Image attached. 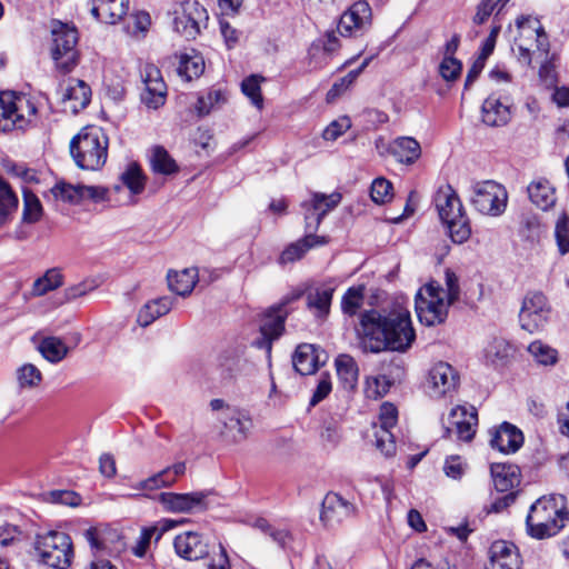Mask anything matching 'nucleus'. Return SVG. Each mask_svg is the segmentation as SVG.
I'll use <instances>...</instances> for the list:
<instances>
[{
	"label": "nucleus",
	"mask_w": 569,
	"mask_h": 569,
	"mask_svg": "<svg viewBox=\"0 0 569 569\" xmlns=\"http://www.w3.org/2000/svg\"><path fill=\"white\" fill-rule=\"evenodd\" d=\"M360 328L363 350L373 353L386 349L406 352L416 339L410 312L402 307L385 316L375 309L367 310L360 316Z\"/></svg>",
	"instance_id": "obj_1"
},
{
	"label": "nucleus",
	"mask_w": 569,
	"mask_h": 569,
	"mask_svg": "<svg viewBox=\"0 0 569 569\" xmlns=\"http://www.w3.org/2000/svg\"><path fill=\"white\" fill-rule=\"evenodd\" d=\"M568 515L563 496L542 497L530 507L526 519L528 532L536 539L552 537L563 528Z\"/></svg>",
	"instance_id": "obj_2"
},
{
	"label": "nucleus",
	"mask_w": 569,
	"mask_h": 569,
	"mask_svg": "<svg viewBox=\"0 0 569 569\" xmlns=\"http://www.w3.org/2000/svg\"><path fill=\"white\" fill-rule=\"evenodd\" d=\"M109 139L104 131L88 126L70 141V153L77 167L82 170H99L108 158Z\"/></svg>",
	"instance_id": "obj_3"
},
{
	"label": "nucleus",
	"mask_w": 569,
	"mask_h": 569,
	"mask_svg": "<svg viewBox=\"0 0 569 569\" xmlns=\"http://www.w3.org/2000/svg\"><path fill=\"white\" fill-rule=\"evenodd\" d=\"M435 206L450 239L455 243H465L471 236L470 220L459 196L450 184L441 186L437 190Z\"/></svg>",
	"instance_id": "obj_4"
},
{
	"label": "nucleus",
	"mask_w": 569,
	"mask_h": 569,
	"mask_svg": "<svg viewBox=\"0 0 569 569\" xmlns=\"http://www.w3.org/2000/svg\"><path fill=\"white\" fill-rule=\"evenodd\" d=\"M51 37V57L57 69L63 73L71 72L79 62L78 30L68 23L53 21Z\"/></svg>",
	"instance_id": "obj_5"
},
{
	"label": "nucleus",
	"mask_w": 569,
	"mask_h": 569,
	"mask_svg": "<svg viewBox=\"0 0 569 569\" xmlns=\"http://www.w3.org/2000/svg\"><path fill=\"white\" fill-rule=\"evenodd\" d=\"M34 548L41 561L52 568L66 569L73 557L71 538L62 531L38 535Z\"/></svg>",
	"instance_id": "obj_6"
},
{
	"label": "nucleus",
	"mask_w": 569,
	"mask_h": 569,
	"mask_svg": "<svg viewBox=\"0 0 569 569\" xmlns=\"http://www.w3.org/2000/svg\"><path fill=\"white\" fill-rule=\"evenodd\" d=\"M36 107L24 97L10 92L0 94V131L22 130L36 114Z\"/></svg>",
	"instance_id": "obj_7"
},
{
	"label": "nucleus",
	"mask_w": 569,
	"mask_h": 569,
	"mask_svg": "<svg viewBox=\"0 0 569 569\" xmlns=\"http://www.w3.org/2000/svg\"><path fill=\"white\" fill-rule=\"evenodd\" d=\"M507 201L506 188L496 181L486 180L472 186L471 203L482 214L491 217L502 214L507 208Z\"/></svg>",
	"instance_id": "obj_8"
},
{
	"label": "nucleus",
	"mask_w": 569,
	"mask_h": 569,
	"mask_svg": "<svg viewBox=\"0 0 569 569\" xmlns=\"http://www.w3.org/2000/svg\"><path fill=\"white\" fill-rule=\"evenodd\" d=\"M442 291L440 287L429 283L417 292L415 308L421 323L435 326L446 320L450 305L445 302Z\"/></svg>",
	"instance_id": "obj_9"
},
{
	"label": "nucleus",
	"mask_w": 569,
	"mask_h": 569,
	"mask_svg": "<svg viewBox=\"0 0 569 569\" xmlns=\"http://www.w3.org/2000/svg\"><path fill=\"white\" fill-rule=\"evenodd\" d=\"M551 315L548 298L541 291H529L519 311L521 329L535 333L545 329Z\"/></svg>",
	"instance_id": "obj_10"
},
{
	"label": "nucleus",
	"mask_w": 569,
	"mask_h": 569,
	"mask_svg": "<svg viewBox=\"0 0 569 569\" xmlns=\"http://www.w3.org/2000/svg\"><path fill=\"white\" fill-rule=\"evenodd\" d=\"M459 381V373L450 363L438 361L428 371L426 392L432 399L452 397Z\"/></svg>",
	"instance_id": "obj_11"
},
{
	"label": "nucleus",
	"mask_w": 569,
	"mask_h": 569,
	"mask_svg": "<svg viewBox=\"0 0 569 569\" xmlns=\"http://www.w3.org/2000/svg\"><path fill=\"white\" fill-rule=\"evenodd\" d=\"M288 301L280 302L268 308L261 318L260 335L261 337L254 341L260 349H266L270 355L272 342L281 337L284 331V322L289 315L287 309Z\"/></svg>",
	"instance_id": "obj_12"
},
{
	"label": "nucleus",
	"mask_w": 569,
	"mask_h": 569,
	"mask_svg": "<svg viewBox=\"0 0 569 569\" xmlns=\"http://www.w3.org/2000/svg\"><path fill=\"white\" fill-rule=\"evenodd\" d=\"M173 28L186 39H194L208 20L206 8L196 0H186L174 11Z\"/></svg>",
	"instance_id": "obj_13"
},
{
	"label": "nucleus",
	"mask_w": 569,
	"mask_h": 569,
	"mask_svg": "<svg viewBox=\"0 0 569 569\" xmlns=\"http://www.w3.org/2000/svg\"><path fill=\"white\" fill-rule=\"evenodd\" d=\"M218 419L222 425L220 436L230 443H239L246 440L248 431L252 427L249 415L236 407H226Z\"/></svg>",
	"instance_id": "obj_14"
},
{
	"label": "nucleus",
	"mask_w": 569,
	"mask_h": 569,
	"mask_svg": "<svg viewBox=\"0 0 569 569\" xmlns=\"http://www.w3.org/2000/svg\"><path fill=\"white\" fill-rule=\"evenodd\" d=\"M341 199L342 196L339 192H332L330 194L313 192L310 201L302 203L307 232L315 233L326 214L333 210L340 203Z\"/></svg>",
	"instance_id": "obj_15"
},
{
	"label": "nucleus",
	"mask_w": 569,
	"mask_h": 569,
	"mask_svg": "<svg viewBox=\"0 0 569 569\" xmlns=\"http://www.w3.org/2000/svg\"><path fill=\"white\" fill-rule=\"evenodd\" d=\"M50 193L54 200L78 204L84 199H91L94 202L106 200L108 189L98 186L71 184L59 181L50 189Z\"/></svg>",
	"instance_id": "obj_16"
},
{
	"label": "nucleus",
	"mask_w": 569,
	"mask_h": 569,
	"mask_svg": "<svg viewBox=\"0 0 569 569\" xmlns=\"http://www.w3.org/2000/svg\"><path fill=\"white\" fill-rule=\"evenodd\" d=\"M210 491H193L188 493L161 492L159 501L164 510L173 513H190L208 508L207 498Z\"/></svg>",
	"instance_id": "obj_17"
},
{
	"label": "nucleus",
	"mask_w": 569,
	"mask_h": 569,
	"mask_svg": "<svg viewBox=\"0 0 569 569\" xmlns=\"http://www.w3.org/2000/svg\"><path fill=\"white\" fill-rule=\"evenodd\" d=\"M356 505L337 492H328L321 506L320 519L326 527H335L355 517Z\"/></svg>",
	"instance_id": "obj_18"
},
{
	"label": "nucleus",
	"mask_w": 569,
	"mask_h": 569,
	"mask_svg": "<svg viewBox=\"0 0 569 569\" xmlns=\"http://www.w3.org/2000/svg\"><path fill=\"white\" fill-rule=\"evenodd\" d=\"M398 410L391 402H383L379 411V429L375 432L376 447L386 456L391 457L396 452V441L391 428L397 425Z\"/></svg>",
	"instance_id": "obj_19"
},
{
	"label": "nucleus",
	"mask_w": 569,
	"mask_h": 569,
	"mask_svg": "<svg viewBox=\"0 0 569 569\" xmlns=\"http://www.w3.org/2000/svg\"><path fill=\"white\" fill-rule=\"evenodd\" d=\"M141 78L146 86L141 93L142 102L149 108L158 109L164 103L167 97V86L160 69L152 63H147L141 70Z\"/></svg>",
	"instance_id": "obj_20"
},
{
	"label": "nucleus",
	"mask_w": 569,
	"mask_h": 569,
	"mask_svg": "<svg viewBox=\"0 0 569 569\" xmlns=\"http://www.w3.org/2000/svg\"><path fill=\"white\" fill-rule=\"evenodd\" d=\"M490 561L487 569H520L521 559L517 547L505 540L492 542L489 549Z\"/></svg>",
	"instance_id": "obj_21"
},
{
	"label": "nucleus",
	"mask_w": 569,
	"mask_h": 569,
	"mask_svg": "<svg viewBox=\"0 0 569 569\" xmlns=\"http://www.w3.org/2000/svg\"><path fill=\"white\" fill-rule=\"evenodd\" d=\"M173 547L178 556L186 560H199L208 556L209 547L201 535L187 531L174 538Z\"/></svg>",
	"instance_id": "obj_22"
},
{
	"label": "nucleus",
	"mask_w": 569,
	"mask_h": 569,
	"mask_svg": "<svg viewBox=\"0 0 569 569\" xmlns=\"http://www.w3.org/2000/svg\"><path fill=\"white\" fill-rule=\"evenodd\" d=\"M371 8L366 1L355 2L340 18L338 31L341 36H350L370 23Z\"/></svg>",
	"instance_id": "obj_23"
},
{
	"label": "nucleus",
	"mask_w": 569,
	"mask_h": 569,
	"mask_svg": "<svg viewBox=\"0 0 569 569\" xmlns=\"http://www.w3.org/2000/svg\"><path fill=\"white\" fill-rule=\"evenodd\" d=\"M516 26L519 30L520 41L525 42V40L535 38L537 50L545 56L549 53V39L538 18L520 16L516 20Z\"/></svg>",
	"instance_id": "obj_24"
},
{
	"label": "nucleus",
	"mask_w": 569,
	"mask_h": 569,
	"mask_svg": "<svg viewBox=\"0 0 569 569\" xmlns=\"http://www.w3.org/2000/svg\"><path fill=\"white\" fill-rule=\"evenodd\" d=\"M523 443V435L520 429L509 422H502L491 436L490 445L503 453H512Z\"/></svg>",
	"instance_id": "obj_25"
},
{
	"label": "nucleus",
	"mask_w": 569,
	"mask_h": 569,
	"mask_svg": "<svg viewBox=\"0 0 569 569\" xmlns=\"http://www.w3.org/2000/svg\"><path fill=\"white\" fill-rule=\"evenodd\" d=\"M482 121L490 127H501L511 119L510 106L507 100L492 93L482 103Z\"/></svg>",
	"instance_id": "obj_26"
},
{
	"label": "nucleus",
	"mask_w": 569,
	"mask_h": 569,
	"mask_svg": "<svg viewBox=\"0 0 569 569\" xmlns=\"http://www.w3.org/2000/svg\"><path fill=\"white\" fill-rule=\"evenodd\" d=\"M335 289L329 286H317L306 292L307 309L318 320H325L331 307Z\"/></svg>",
	"instance_id": "obj_27"
},
{
	"label": "nucleus",
	"mask_w": 569,
	"mask_h": 569,
	"mask_svg": "<svg viewBox=\"0 0 569 569\" xmlns=\"http://www.w3.org/2000/svg\"><path fill=\"white\" fill-rule=\"evenodd\" d=\"M450 416L456 420V433L459 440L471 441L476 433L478 425L477 409L472 406H457L450 411Z\"/></svg>",
	"instance_id": "obj_28"
},
{
	"label": "nucleus",
	"mask_w": 569,
	"mask_h": 569,
	"mask_svg": "<svg viewBox=\"0 0 569 569\" xmlns=\"http://www.w3.org/2000/svg\"><path fill=\"white\" fill-rule=\"evenodd\" d=\"M91 13L104 23L114 24L129 9V0H92Z\"/></svg>",
	"instance_id": "obj_29"
},
{
	"label": "nucleus",
	"mask_w": 569,
	"mask_h": 569,
	"mask_svg": "<svg viewBox=\"0 0 569 569\" xmlns=\"http://www.w3.org/2000/svg\"><path fill=\"white\" fill-rule=\"evenodd\" d=\"M328 242L327 237L317 236L312 232H307L305 238L288 246L279 257V263H292L301 259L306 252L315 247L323 246Z\"/></svg>",
	"instance_id": "obj_30"
},
{
	"label": "nucleus",
	"mask_w": 569,
	"mask_h": 569,
	"mask_svg": "<svg viewBox=\"0 0 569 569\" xmlns=\"http://www.w3.org/2000/svg\"><path fill=\"white\" fill-rule=\"evenodd\" d=\"M91 99L90 87L80 79H69L66 88L62 89V100L70 103L73 112L84 109Z\"/></svg>",
	"instance_id": "obj_31"
},
{
	"label": "nucleus",
	"mask_w": 569,
	"mask_h": 569,
	"mask_svg": "<svg viewBox=\"0 0 569 569\" xmlns=\"http://www.w3.org/2000/svg\"><path fill=\"white\" fill-rule=\"evenodd\" d=\"M530 201L541 210H549L557 201L555 187L545 178L532 181L527 187Z\"/></svg>",
	"instance_id": "obj_32"
},
{
	"label": "nucleus",
	"mask_w": 569,
	"mask_h": 569,
	"mask_svg": "<svg viewBox=\"0 0 569 569\" xmlns=\"http://www.w3.org/2000/svg\"><path fill=\"white\" fill-rule=\"evenodd\" d=\"M292 365L301 376L315 373L320 365L317 348L310 343L299 345L292 356Z\"/></svg>",
	"instance_id": "obj_33"
},
{
	"label": "nucleus",
	"mask_w": 569,
	"mask_h": 569,
	"mask_svg": "<svg viewBox=\"0 0 569 569\" xmlns=\"http://www.w3.org/2000/svg\"><path fill=\"white\" fill-rule=\"evenodd\" d=\"M198 269L187 268L181 271L170 270L167 274L169 289L181 297L189 296L198 282Z\"/></svg>",
	"instance_id": "obj_34"
},
{
	"label": "nucleus",
	"mask_w": 569,
	"mask_h": 569,
	"mask_svg": "<svg viewBox=\"0 0 569 569\" xmlns=\"http://www.w3.org/2000/svg\"><path fill=\"white\" fill-rule=\"evenodd\" d=\"M396 370V376L390 379L386 375H378L368 377L365 383V395L369 399H379L386 396L390 387L395 383L396 379H401L403 376V367L399 363H392Z\"/></svg>",
	"instance_id": "obj_35"
},
{
	"label": "nucleus",
	"mask_w": 569,
	"mask_h": 569,
	"mask_svg": "<svg viewBox=\"0 0 569 569\" xmlns=\"http://www.w3.org/2000/svg\"><path fill=\"white\" fill-rule=\"evenodd\" d=\"M390 153L401 163L412 164L421 156L420 143L411 137H399L390 144Z\"/></svg>",
	"instance_id": "obj_36"
},
{
	"label": "nucleus",
	"mask_w": 569,
	"mask_h": 569,
	"mask_svg": "<svg viewBox=\"0 0 569 569\" xmlns=\"http://www.w3.org/2000/svg\"><path fill=\"white\" fill-rule=\"evenodd\" d=\"M174 300L170 297H161L147 302L137 317V322L141 327H148L159 317L167 315L173 307Z\"/></svg>",
	"instance_id": "obj_37"
},
{
	"label": "nucleus",
	"mask_w": 569,
	"mask_h": 569,
	"mask_svg": "<svg viewBox=\"0 0 569 569\" xmlns=\"http://www.w3.org/2000/svg\"><path fill=\"white\" fill-rule=\"evenodd\" d=\"M491 476L495 489L498 492L513 491L520 483L518 468L510 465H493L491 467Z\"/></svg>",
	"instance_id": "obj_38"
},
{
	"label": "nucleus",
	"mask_w": 569,
	"mask_h": 569,
	"mask_svg": "<svg viewBox=\"0 0 569 569\" xmlns=\"http://www.w3.org/2000/svg\"><path fill=\"white\" fill-rule=\"evenodd\" d=\"M336 370L345 389L352 390L358 383L359 368L349 355H339L335 361Z\"/></svg>",
	"instance_id": "obj_39"
},
{
	"label": "nucleus",
	"mask_w": 569,
	"mask_h": 569,
	"mask_svg": "<svg viewBox=\"0 0 569 569\" xmlns=\"http://www.w3.org/2000/svg\"><path fill=\"white\" fill-rule=\"evenodd\" d=\"M18 197L10 184L0 177V226L12 219L18 209Z\"/></svg>",
	"instance_id": "obj_40"
},
{
	"label": "nucleus",
	"mask_w": 569,
	"mask_h": 569,
	"mask_svg": "<svg viewBox=\"0 0 569 569\" xmlns=\"http://www.w3.org/2000/svg\"><path fill=\"white\" fill-rule=\"evenodd\" d=\"M204 70L203 58L194 50L191 53H183L180 56L178 73L187 81L198 78Z\"/></svg>",
	"instance_id": "obj_41"
},
{
	"label": "nucleus",
	"mask_w": 569,
	"mask_h": 569,
	"mask_svg": "<svg viewBox=\"0 0 569 569\" xmlns=\"http://www.w3.org/2000/svg\"><path fill=\"white\" fill-rule=\"evenodd\" d=\"M38 349L48 361L53 363L61 361L69 351L66 343L58 337L43 338Z\"/></svg>",
	"instance_id": "obj_42"
},
{
	"label": "nucleus",
	"mask_w": 569,
	"mask_h": 569,
	"mask_svg": "<svg viewBox=\"0 0 569 569\" xmlns=\"http://www.w3.org/2000/svg\"><path fill=\"white\" fill-rule=\"evenodd\" d=\"M150 162L152 170L157 173L172 174L178 171L176 161L171 158L168 151L160 146L153 148Z\"/></svg>",
	"instance_id": "obj_43"
},
{
	"label": "nucleus",
	"mask_w": 569,
	"mask_h": 569,
	"mask_svg": "<svg viewBox=\"0 0 569 569\" xmlns=\"http://www.w3.org/2000/svg\"><path fill=\"white\" fill-rule=\"evenodd\" d=\"M120 179L132 194H139L144 189L146 178L141 168L136 162L128 164L127 169L121 173Z\"/></svg>",
	"instance_id": "obj_44"
},
{
	"label": "nucleus",
	"mask_w": 569,
	"mask_h": 569,
	"mask_svg": "<svg viewBox=\"0 0 569 569\" xmlns=\"http://www.w3.org/2000/svg\"><path fill=\"white\" fill-rule=\"evenodd\" d=\"M363 300L365 295L362 286L349 288L341 299L342 312L350 317L357 315L363 305Z\"/></svg>",
	"instance_id": "obj_45"
},
{
	"label": "nucleus",
	"mask_w": 569,
	"mask_h": 569,
	"mask_svg": "<svg viewBox=\"0 0 569 569\" xmlns=\"http://www.w3.org/2000/svg\"><path fill=\"white\" fill-rule=\"evenodd\" d=\"M62 284V276L58 269H50L46 274L37 279L33 283L32 292L34 296H43L47 292L57 289Z\"/></svg>",
	"instance_id": "obj_46"
},
{
	"label": "nucleus",
	"mask_w": 569,
	"mask_h": 569,
	"mask_svg": "<svg viewBox=\"0 0 569 569\" xmlns=\"http://www.w3.org/2000/svg\"><path fill=\"white\" fill-rule=\"evenodd\" d=\"M17 380L21 388H34L40 385L42 373L34 365L24 363L17 370Z\"/></svg>",
	"instance_id": "obj_47"
},
{
	"label": "nucleus",
	"mask_w": 569,
	"mask_h": 569,
	"mask_svg": "<svg viewBox=\"0 0 569 569\" xmlns=\"http://www.w3.org/2000/svg\"><path fill=\"white\" fill-rule=\"evenodd\" d=\"M42 206L40 200L30 191L23 193V214L22 219L27 223H34L40 220Z\"/></svg>",
	"instance_id": "obj_48"
},
{
	"label": "nucleus",
	"mask_w": 569,
	"mask_h": 569,
	"mask_svg": "<svg viewBox=\"0 0 569 569\" xmlns=\"http://www.w3.org/2000/svg\"><path fill=\"white\" fill-rule=\"evenodd\" d=\"M263 78L252 74L246 78L241 83L242 92L251 100L252 104L258 109L263 107V98L261 96L260 82Z\"/></svg>",
	"instance_id": "obj_49"
},
{
	"label": "nucleus",
	"mask_w": 569,
	"mask_h": 569,
	"mask_svg": "<svg viewBox=\"0 0 569 569\" xmlns=\"http://www.w3.org/2000/svg\"><path fill=\"white\" fill-rule=\"evenodd\" d=\"M529 353L535 360L543 366L555 365L557 361V351L541 341H533L528 347Z\"/></svg>",
	"instance_id": "obj_50"
},
{
	"label": "nucleus",
	"mask_w": 569,
	"mask_h": 569,
	"mask_svg": "<svg viewBox=\"0 0 569 569\" xmlns=\"http://www.w3.org/2000/svg\"><path fill=\"white\" fill-rule=\"evenodd\" d=\"M224 101L226 96L221 90H212L206 96H199L196 103L197 113L200 117L207 116L214 106L223 103Z\"/></svg>",
	"instance_id": "obj_51"
},
{
	"label": "nucleus",
	"mask_w": 569,
	"mask_h": 569,
	"mask_svg": "<svg viewBox=\"0 0 569 569\" xmlns=\"http://www.w3.org/2000/svg\"><path fill=\"white\" fill-rule=\"evenodd\" d=\"M392 183L385 178H377L371 184L370 196L373 202L383 204L390 201L392 194Z\"/></svg>",
	"instance_id": "obj_52"
},
{
	"label": "nucleus",
	"mask_w": 569,
	"mask_h": 569,
	"mask_svg": "<svg viewBox=\"0 0 569 569\" xmlns=\"http://www.w3.org/2000/svg\"><path fill=\"white\" fill-rule=\"evenodd\" d=\"M568 216L563 213L557 221L555 229L556 242L561 254L569 252V226Z\"/></svg>",
	"instance_id": "obj_53"
},
{
	"label": "nucleus",
	"mask_w": 569,
	"mask_h": 569,
	"mask_svg": "<svg viewBox=\"0 0 569 569\" xmlns=\"http://www.w3.org/2000/svg\"><path fill=\"white\" fill-rule=\"evenodd\" d=\"M462 70V63L456 58L443 57L439 64V74L446 81H455L458 79Z\"/></svg>",
	"instance_id": "obj_54"
},
{
	"label": "nucleus",
	"mask_w": 569,
	"mask_h": 569,
	"mask_svg": "<svg viewBox=\"0 0 569 569\" xmlns=\"http://www.w3.org/2000/svg\"><path fill=\"white\" fill-rule=\"evenodd\" d=\"M22 531L21 529L11 523H3L0 526V546L10 547L21 541Z\"/></svg>",
	"instance_id": "obj_55"
},
{
	"label": "nucleus",
	"mask_w": 569,
	"mask_h": 569,
	"mask_svg": "<svg viewBox=\"0 0 569 569\" xmlns=\"http://www.w3.org/2000/svg\"><path fill=\"white\" fill-rule=\"evenodd\" d=\"M445 283L447 305L451 306L460 298V287L457 274L450 269H447L445 272Z\"/></svg>",
	"instance_id": "obj_56"
},
{
	"label": "nucleus",
	"mask_w": 569,
	"mask_h": 569,
	"mask_svg": "<svg viewBox=\"0 0 569 569\" xmlns=\"http://www.w3.org/2000/svg\"><path fill=\"white\" fill-rule=\"evenodd\" d=\"M508 1L509 0H482L477 8L473 22L482 24L498 6L503 7Z\"/></svg>",
	"instance_id": "obj_57"
},
{
	"label": "nucleus",
	"mask_w": 569,
	"mask_h": 569,
	"mask_svg": "<svg viewBox=\"0 0 569 569\" xmlns=\"http://www.w3.org/2000/svg\"><path fill=\"white\" fill-rule=\"evenodd\" d=\"M332 385H331V378L328 372H322L320 375V379L318 381L317 388L310 399V406L315 407L320 401H322L325 398L329 396L331 392Z\"/></svg>",
	"instance_id": "obj_58"
},
{
	"label": "nucleus",
	"mask_w": 569,
	"mask_h": 569,
	"mask_svg": "<svg viewBox=\"0 0 569 569\" xmlns=\"http://www.w3.org/2000/svg\"><path fill=\"white\" fill-rule=\"evenodd\" d=\"M84 538L91 547L93 553L102 552L108 549L104 533L98 528H89L84 531Z\"/></svg>",
	"instance_id": "obj_59"
},
{
	"label": "nucleus",
	"mask_w": 569,
	"mask_h": 569,
	"mask_svg": "<svg viewBox=\"0 0 569 569\" xmlns=\"http://www.w3.org/2000/svg\"><path fill=\"white\" fill-rule=\"evenodd\" d=\"M186 472V463L177 462L171 467H167L159 471L158 475L161 477L163 488L172 486L177 479Z\"/></svg>",
	"instance_id": "obj_60"
},
{
	"label": "nucleus",
	"mask_w": 569,
	"mask_h": 569,
	"mask_svg": "<svg viewBox=\"0 0 569 569\" xmlns=\"http://www.w3.org/2000/svg\"><path fill=\"white\" fill-rule=\"evenodd\" d=\"M49 495L54 503L76 507L81 502V497L71 490H53Z\"/></svg>",
	"instance_id": "obj_61"
},
{
	"label": "nucleus",
	"mask_w": 569,
	"mask_h": 569,
	"mask_svg": "<svg viewBox=\"0 0 569 569\" xmlns=\"http://www.w3.org/2000/svg\"><path fill=\"white\" fill-rule=\"evenodd\" d=\"M512 352H513L512 346L510 343H508L507 341H505L503 339L495 340L488 350L489 356H493L495 359H498L501 361L509 358Z\"/></svg>",
	"instance_id": "obj_62"
},
{
	"label": "nucleus",
	"mask_w": 569,
	"mask_h": 569,
	"mask_svg": "<svg viewBox=\"0 0 569 569\" xmlns=\"http://www.w3.org/2000/svg\"><path fill=\"white\" fill-rule=\"evenodd\" d=\"M445 473L452 479H460L465 472V466L459 456H451L446 459Z\"/></svg>",
	"instance_id": "obj_63"
},
{
	"label": "nucleus",
	"mask_w": 569,
	"mask_h": 569,
	"mask_svg": "<svg viewBox=\"0 0 569 569\" xmlns=\"http://www.w3.org/2000/svg\"><path fill=\"white\" fill-rule=\"evenodd\" d=\"M350 127V123L348 119H343L341 122L333 121L331 122L322 133V137L327 141H335L337 140L348 128Z\"/></svg>",
	"instance_id": "obj_64"
}]
</instances>
